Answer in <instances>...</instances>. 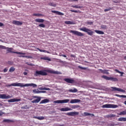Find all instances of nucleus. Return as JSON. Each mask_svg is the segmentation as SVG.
I'll return each instance as SVG.
<instances>
[{
	"label": "nucleus",
	"mask_w": 126,
	"mask_h": 126,
	"mask_svg": "<svg viewBox=\"0 0 126 126\" xmlns=\"http://www.w3.org/2000/svg\"><path fill=\"white\" fill-rule=\"evenodd\" d=\"M8 86L9 87L11 86L20 87H28L29 86H31V87L32 86V87H33V88H35V87H37V85L33 83L24 84L23 83H14L9 85Z\"/></svg>",
	"instance_id": "1"
},
{
	"label": "nucleus",
	"mask_w": 126,
	"mask_h": 126,
	"mask_svg": "<svg viewBox=\"0 0 126 126\" xmlns=\"http://www.w3.org/2000/svg\"><path fill=\"white\" fill-rule=\"evenodd\" d=\"M79 30H80V31H83V32H86V33H87L89 36H92L93 34H94V32L86 27L81 28L79 29Z\"/></svg>",
	"instance_id": "2"
},
{
	"label": "nucleus",
	"mask_w": 126,
	"mask_h": 126,
	"mask_svg": "<svg viewBox=\"0 0 126 126\" xmlns=\"http://www.w3.org/2000/svg\"><path fill=\"white\" fill-rule=\"evenodd\" d=\"M34 76H39V75H42V76H45L48 75V73L46 72L45 70H41L39 71H36L34 74Z\"/></svg>",
	"instance_id": "3"
},
{
	"label": "nucleus",
	"mask_w": 126,
	"mask_h": 126,
	"mask_svg": "<svg viewBox=\"0 0 126 126\" xmlns=\"http://www.w3.org/2000/svg\"><path fill=\"white\" fill-rule=\"evenodd\" d=\"M5 50H7V53H12V54H17V55H26L25 53L12 51V50H13L12 48L6 47Z\"/></svg>",
	"instance_id": "4"
},
{
	"label": "nucleus",
	"mask_w": 126,
	"mask_h": 126,
	"mask_svg": "<svg viewBox=\"0 0 126 126\" xmlns=\"http://www.w3.org/2000/svg\"><path fill=\"white\" fill-rule=\"evenodd\" d=\"M69 32L72 33V34H74V35H76L79 37H83V36H84V34H83L82 32L77 31H70Z\"/></svg>",
	"instance_id": "5"
},
{
	"label": "nucleus",
	"mask_w": 126,
	"mask_h": 126,
	"mask_svg": "<svg viewBox=\"0 0 126 126\" xmlns=\"http://www.w3.org/2000/svg\"><path fill=\"white\" fill-rule=\"evenodd\" d=\"M118 105L106 104L102 105V108L116 109V108H118Z\"/></svg>",
	"instance_id": "6"
},
{
	"label": "nucleus",
	"mask_w": 126,
	"mask_h": 126,
	"mask_svg": "<svg viewBox=\"0 0 126 126\" xmlns=\"http://www.w3.org/2000/svg\"><path fill=\"white\" fill-rule=\"evenodd\" d=\"M101 77L102 78H104V79H106V80H111L112 81H118V79L117 78L109 77L105 75L102 76Z\"/></svg>",
	"instance_id": "7"
},
{
	"label": "nucleus",
	"mask_w": 126,
	"mask_h": 126,
	"mask_svg": "<svg viewBox=\"0 0 126 126\" xmlns=\"http://www.w3.org/2000/svg\"><path fill=\"white\" fill-rule=\"evenodd\" d=\"M69 99H66L63 100H58L54 101L56 104H63V103H68Z\"/></svg>",
	"instance_id": "8"
},
{
	"label": "nucleus",
	"mask_w": 126,
	"mask_h": 126,
	"mask_svg": "<svg viewBox=\"0 0 126 126\" xmlns=\"http://www.w3.org/2000/svg\"><path fill=\"white\" fill-rule=\"evenodd\" d=\"M66 115L67 116H70L71 117H75V116H78L79 115V112L75 111L68 112Z\"/></svg>",
	"instance_id": "9"
},
{
	"label": "nucleus",
	"mask_w": 126,
	"mask_h": 126,
	"mask_svg": "<svg viewBox=\"0 0 126 126\" xmlns=\"http://www.w3.org/2000/svg\"><path fill=\"white\" fill-rule=\"evenodd\" d=\"M10 98H12V96L6 95L5 94H0V99H10Z\"/></svg>",
	"instance_id": "10"
},
{
	"label": "nucleus",
	"mask_w": 126,
	"mask_h": 126,
	"mask_svg": "<svg viewBox=\"0 0 126 126\" xmlns=\"http://www.w3.org/2000/svg\"><path fill=\"white\" fill-rule=\"evenodd\" d=\"M33 98H36V99H34L32 101L33 104H37L41 101V97L37 96H33Z\"/></svg>",
	"instance_id": "11"
},
{
	"label": "nucleus",
	"mask_w": 126,
	"mask_h": 126,
	"mask_svg": "<svg viewBox=\"0 0 126 126\" xmlns=\"http://www.w3.org/2000/svg\"><path fill=\"white\" fill-rule=\"evenodd\" d=\"M111 89H112V91H119V92H123V93H126V91L125 90H123L122 89H120L119 88H116V87H111Z\"/></svg>",
	"instance_id": "12"
},
{
	"label": "nucleus",
	"mask_w": 126,
	"mask_h": 126,
	"mask_svg": "<svg viewBox=\"0 0 126 126\" xmlns=\"http://www.w3.org/2000/svg\"><path fill=\"white\" fill-rule=\"evenodd\" d=\"M64 81H65V82H67V83H70L71 84H73L74 82V80L69 78H65L64 79Z\"/></svg>",
	"instance_id": "13"
},
{
	"label": "nucleus",
	"mask_w": 126,
	"mask_h": 126,
	"mask_svg": "<svg viewBox=\"0 0 126 126\" xmlns=\"http://www.w3.org/2000/svg\"><path fill=\"white\" fill-rule=\"evenodd\" d=\"M19 101H21V99H20V98H18V99L12 98V99L8 100V102H9L10 103H13V102H19Z\"/></svg>",
	"instance_id": "14"
},
{
	"label": "nucleus",
	"mask_w": 126,
	"mask_h": 126,
	"mask_svg": "<svg viewBox=\"0 0 126 126\" xmlns=\"http://www.w3.org/2000/svg\"><path fill=\"white\" fill-rule=\"evenodd\" d=\"M12 23L15 25H17V26H19L20 25H22L23 23L22 22L18 21H13Z\"/></svg>",
	"instance_id": "15"
},
{
	"label": "nucleus",
	"mask_w": 126,
	"mask_h": 126,
	"mask_svg": "<svg viewBox=\"0 0 126 126\" xmlns=\"http://www.w3.org/2000/svg\"><path fill=\"white\" fill-rule=\"evenodd\" d=\"M48 72H49V73H53V74H62V73H61V72L54 71L52 70H48Z\"/></svg>",
	"instance_id": "16"
},
{
	"label": "nucleus",
	"mask_w": 126,
	"mask_h": 126,
	"mask_svg": "<svg viewBox=\"0 0 126 126\" xmlns=\"http://www.w3.org/2000/svg\"><path fill=\"white\" fill-rule=\"evenodd\" d=\"M79 102H80V99H72L70 101V104H74L75 103H79Z\"/></svg>",
	"instance_id": "17"
},
{
	"label": "nucleus",
	"mask_w": 126,
	"mask_h": 126,
	"mask_svg": "<svg viewBox=\"0 0 126 126\" xmlns=\"http://www.w3.org/2000/svg\"><path fill=\"white\" fill-rule=\"evenodd\" d=\"M62 112H67V111H72L71 108H68V107L63 108L60 109Z\"/></svg>",
	"instance_id": "18"
},
{
	"label": "nucleus",
	"mask_w": 126,
	"mask_h": 126,
	"mask_svg": "<svg viewBox=\"0 0 126 126\" xmlns=\"http://www.w3.org/2000/svg\"><path fill=\"white\" fill-rule=\"evenodd\" d=\"M42 85H39L38 87V89L39 90H47V91H50V88H45L43 87H41Z\"/></svg>",
	"instance_id": "19"
},
{
	"label": "nucleus",
	"mask_w": 126,
	"mask_h": 126,
	"mask_svg": "<svg viewBox=\"0 0 126 126\" xmlns=\"http://www.w3.org/2000/svg\"><path fill=\"white\" fill-rule=\"evenodd\" d=\"M33 118V119L39 120V121H43V120H45V117H44V116H41V117L34 116Z\"/></svg>",
	"instance_id": "20"
},
{
	"label": "nucleus",
	"mask_w": 126,
	"mask_h": 126,
	"mask_svg": "<svg viewBox=\"0 0 126 126\" xmlns=\"http://www.w3.org/2000/svg\"><path fill=\"white\" fill-rule=\"evenodd\" d=\"M94 32H95V33H96L97 34H99V35H104L105 34L104 32L102 31L95 30Z\"/></svg>",
	"instance_id": "21"
},
{
	"label": "nucleus",
	"mask_w": 126,
	"mask_h": 126,
	"mask_svg": "<svg viewBox=\"0 0 126 126\" xmlns=\"http://www.w3.org/2000/svg\"><path fill=\"white\" fill-rule=\"evenodd\" d=\"M51 12H52L53 13H55L56 14H58V15H63V13L58 11H51Z\"/></svg>",
	"instance_id": "22"
},
{
	"label": "nucleus",
	"mask_w": 126,
	"mask_h": 126,
	"mask_svg": "<svg viewBox=\"0 0 126 126\" xmlns=\"http://www.w3.org/2000/svg\"><path fill=\"white\" fill-rule=\"evenodd\" d=\"M69 92H71L72 93H76L78 90L77 89H75V88H73V89H71L68 90Z\"/></svg>",
	"instance_id": "23"
},
{
	"label": "nucleus",
	"mask_w": 126,
	"mask_h": 126,
	"mask_svg": "<svg viewBox=\"0 0 126 126\" xmlns=\"http://www.w3.org/2000/svg\"><path fill=\"white\" fill-rule=\"evenodd\" d=\"M50 102V100L48 99H45L41 101L40 104H45L46 103H49Z\"/></svg>",
	"instance_id": "24"
},
{
	"label": "nucleus",
	"mask_w": 126,
	"mask_h": 126,
	"mask_svg": "<svg viewBox=\"0 0 126 126\" xmlns=\"http://www.w3.org/2000/svg\"><path fill=\"white\" fill-rule=\"evenodd\" d=\"M36 49L39 51V52H41V53H47V54H50V52L47 51V50L40 49L39 48H36Z\"/></svg>",
	"instance_id": "25"
},
{
	"label": "nucleus",
	"mask_w": 126,
	"mask_h": 126,
	"mask_svg": "<svg viewBox=\"0 0 126 126\" xmlns=\"http://www.w3.org/2000/svg\"><path fill=\"white\" fill-rule=\"evenodd\" d=\"M35 22H38L39 23H43L45 20L43 19H36L35 20Z\"/></svg>",
	"instance_id": "26"
},
{
	"label": "nucleus",
	"mask_w": 126,
	"mask_h": 126,
	"mask_svg": "<svg viewBox=\"0 0 126 126\" xmlns=\"http://www.w3.org/2000/svg\"><path fill=\"white\" fill-rule=\"evenodd\" d=\"M65 24H71V25H74L75 24V23L73 22H71V21H65Z\"/></svg>",
	"instance_id": "27"
},
{
	"label": "nucleus",
	"mask_w": 126,
	"mask_h": 126,
	"mask_svg": "<svg viewBox=\"0 0 126 126\" xmlns=\"http://www.w3.org/2000/svg\"><path fill=\"white\" fill-rule=\"evenodd\" d=\"M119 122H126V118L121 117L118 119Z\"/></svg>",
	"instance_id": "28"
},
{
	"label": "nucleus",
	"mask_w": 126,
	"mask_h": 126,
	"mask_svg": "<svg viewBox=\"0 0 126 126\" xmlns=\"http://www.w3.org/2000/svg\"><path fill=\"white\" fill-rule=\"evenodd\" d=\"M100 28L103 29V30H106V29H108V27L106 25H101L100 26Z\"/></svg>",
	"instance_id": "29"
},
{
	"label": "nucleus",
	"mask_w": 126,
	"mask_h": 126,
	"mask_svg": "<svg viewBox=\"0 0 126 126\" xmlns=\"http://www.w3.org/2000/svg\"><path fill=\"white\" fill-rule=\"evenodd\" d=\"M41 60H44V61H49L51 62V59L47 57H44L41 58Z\"/></svg>",
	"instance_id": "30"
},
{
	"label": "nucleus",
	"mask_w": 126,
	"mask_h": 126,
	"mask_svg": "<svg viewBox=\"0 0 126 126\" xmlns=\"http://www.w3.org/2000/svg\"><path fill=\"white\" fill-rule=\"evenodd\" d=\"M84 114L85 115V116H91V117H94V114L89 113L88 112H84Z\"/></svg>",
	"instance_id": "31"
},
{
	"label": "nucleus",
	"mask_w": 126,
	"mask_h": 126,
	"mask_svg": "<svg viewBox=\"0 0 126 126\" xmlns=\"http://www.w3.org/2000/svg\"><path fill=\"white\" fill-rule=\"evenodd\" d=\"M15 71V68L14 67H11L9 70V72H13Z\"/></svg>",
	"instance_id": "32"
},
{
	"label": "nucleus",
	"mask_w": 126,
	"mask_h": 126,
	"mask_svg": "<svg viewBox=\"0 0 126 126\" xmlns=\"http://www.w3.org/2000/svg\"><path fill=\"white\" fill-rule=\"evenodd\" d=\"M80 107V106L79 105H73L71 106V108H72V109H77V108H79Z\"/></svg>",
	"instance_id": "33"
},
{
	"label": "nucleus",
	"mask_w": 126,
	"mask_h": 126,
	"mask_svg": "<svg viewBox=\"0 0 126 126\" xmlns=\"http://www.w3.org/2000/svg\"><path fill=\"white\" fill-rule=\"evenodd\" d=\"M32 92L34 93V94H39V93H40V91L35 89L32 91Z\"/></svg>",
	"instance_id": "34"
},
{
	"label": "nucleus",
	"mask_w": 126,
	"mask_h": 126,
	"mask_svg": "<svg viewBox=\"0 0 126 126\" xmlns=\"http://www.w3.org/2000/svg\"><path fill=\"white\" fill-rule=\"evenodd\" d=\"M48 5H50V6H54V7L57 6V4L54 2L49 3Z\"/></svg>",
	"instance_id": "35"
},
{
	"label": "nucleus",
	"mask_w": 126,
	"mask_h": 126,
	"mask_svg": "<svg viewBox=\"0 0 126 126\" xmlns=\"http://www.w3.org/2000/svg\"><path fill=\"white\" fill-rule=\"evenodd\" d=\"M72 7H73V8H82V6H78V5H72Z\"/></svg>",
	"instance_id": "36"
},
{
	"label": "nucleus",
	"mask_w": 126,
	"mask_h": 126,
	"mask_svg": "<svg viewBox=\"0 0 126 126\" xmlns=\"http://www.w3.org/2000/svg\"><path fill=\"white\" fill-rule=\"evenodd\" d=\"M115 71H116V72H117L118 73H120V74H121V76H123V74H124V72H121V71H120L119 70H118V69H116L115 70Z\"/></svg>",
	"instance_id": "37"
},
{
	"label": "nucleus",
	"mask_w": 126,
	"mask_h": 126,
	"mask_svg": "<svg viewBox=\"0 0 126 126\" xmlns=\"http://www.w3.org/2000/svg\"><path fill=\"white\" fill-rule=\"evenodd\" d=\"M71 12H75V13H81V11L78 10H70Z\"/></svg>",
	"instance_id": "38"
},
{
	"label": "nucleus",
	"mask_w": 126,
	"mask_h": 126,
	"mask_svg": "<svg viewBox=\"0 0 126 126\" xmlns=\"http://www.w3.org/2000/svg\"><path fill=\"white\" fill-rule=\"evenodd\" d=\"M20 58H26L27 59H32V57L31 56H19Z\"/></svg>",
	"instance_id": "39"
},
{
	"label": "nucleus",
	"mask_w": 126,
	"mask_h": 126,
	"mask_svg": "<svg viewBox=\"0 0 126 126\" xmlns=\"http://www.w3.org/2000/svg\"><path fill=\"white\" fill-rule=\"evenodd\" d=\"M113 10V7L112 8L109 7L108 8L105 9L104 11L105 12H107V11H110V10Z\"/></svg>",
	"instance_id": "40"
},
{
	"label": "nucleus",
	"mask_w": 126,
	"mask_h": 126,
	"mask_svg": "<svg viewBox=\"0 0 126 126\" xmlns=\"http://www.w3.org/2000/svg\"><path fill=\"white\" fill-rule=\"evenodd\" d=\"M108 71H109V70L104 69L102 73L103 74H109V72Z\"/></svg>",
	"instance_id": "41"
},
{
	"label": "nucleus",
	"mask_w": 126,
	"mask_h": 126,
	"mask_svg": "<svg viewBox=\"0 0 126 126\" xmlns=\"http://www.w3.org/2000/svg\"><path fill=\"white\" fill-rule=\"evenodd\" d=\"M33 16H43V14H36V13H34V14H33Z\"/></svg>",
	"instance_id": "42"
},
{
	"label": "nucleus",
	"mask_w": 126,
	"mask_h": 126,
	"mask_svg": "<svg viewBox=\"0 0 126 126\" xmlns=\"http://www.w3.org/2000/svg\"><path fill=\"white\" fill-rule=\"evenodd\" d=\"M116 96H117V97H120L122 98H126V95H125L116 94Z\"/></svg>",
	"instance_id": "43"
},
{
	"label": "nucleus",
	"mask_w": 126,
	"mask_h": 126,
	"mask_svg": "<svg viewBox=\"0 0 126 126\" xmlns=\"http://www.w3.org/2000/svg\"><path fill=\"white\" fill-rule=\"evenodd\" d=\"M120 115H126V110H125V111H123L122 112H121L120 113Z\"/></svg>",
	"instance_id": "44"
},
{
	"label": "nucleus",
	"mask_w": 126,
	"mask_h": 126,
	"mask_svg": "<svg viewBox=\"0 0 126 126\" xmlns=\"http://www.w3.org/2000/svg\"><path fill=\"white\" fill-rule=\"evenodd\" d=\"M118 126V124H116L114 123H111V124H108V126Z\"/></svg>",
	"instance_id": "45"
},
{
	"label": "nucleus",
	"mask_w": 126,
	"mask_h": 126,
	"mask_svg": "<svg viewBox=\"0 0 126 126\" xmlns=\"http://www.w3.org/2000/svg\"><path fill=\"white\" fill-rule=\"evenodd\" d=\"M4 123H10L11 122V120H8V119H5L3 121Z\"/></svg>",
	"instance_id": "46"
},
{
	"label": "nucleus",
	"mask_w": 126,
	"mask_h": 126,
	"mask_svg": "<svg viewBox=\"0 0 126 126\" xmlns=\"http://www.w3.org/2000/svg\"><path fill=\"white\" fill-rule=\"evenodd\" d=\"M39 27H41L42 28H45V26L44 24H40L38 25Z\"/></svg>",
	"instance_id": "47"
},
{
	"label": "nucleus",
	"mask_w": 126,
	"mask_h": 126,
	"mask_svg": "<svg viewBox=\"0 0 126 126\" xmlns=\"http://www.w3.org/2000/svg\"><path fill=\"white\" fill-rule=\"evenodd\" d=\"M78 68H80V69H84V70L87 69V68L81 67L80 66H78Z\"/></svg>",
	"instance_id": "48"
},
{
	"label": "nucleus",
	"mask_w": 126,
	"mask_h": 126,
	"mask_svg": "<svg viewBox=\"0 0 126 126\" xmlns=\"http://www.w3.org/2000/svg\"><path fill=\"white\" fill-rule=\"evenodd\" d=\"M0 49H2L3 50H5L6 49V47L4 46L3 45H0Z\"/></svg>",
	"instance_id": "49"
},
{
	"label": "nucleus",
	"mask_w": 126,
	"mask_h": 126,
	"mask_svg": "<svg viewBox=\"0 0 126 126\" xmlns=\"http://www.w3.org/2000/svg\"><path fill=\"white\" fill-rule=\"evenodd\" d=\"M8 64L12 65V64H13V62L12 61H8Z\"/></svg>",
	"instance_id": "50"
},
{
	"label": "nucleus",
	"mask_w": 126,
	"mask_h": 126,
	"mask_svg": "<svg viewBox=\"0 0 126 126\" xmlns=\"http://www.w3.org/2000/svg\"><path fill=\"white\" fill-rule=\"evenodd\" d=\"M8 70V69H7V68H5L3 69V72H7Z\"/></svg>",
	"instance_id": "51"
},
{
	"label": "nucleus",
	"mask_w": 126,
	"mask_h": 126,
	"mask_svg": "<svg viewBox=\"0 0 126 126\" xmlns=\"http://www.w3.org/2000/svg\"><path fill=\"white\" fill-rule=\"evenodd\" d=\"M87 23L89 25H92V24H93V22H88Z\"/></svg>",
	"instance_id": "52"
},
{
	"label": "nucleus",
	"mask_w": 126,
	"mask_h": 126,
	"mask_svg": "<svg viewBox=\"0 0 126 126\" xmlns=\"http://www.w3.org/2000/svg\"><path fill=\"white\" fill-rule=\"evenodd\" d=\"M46 91H40V93H46Z\"/></svg>",
	"instance_id": "53"
},
{
	"label": "nucleus",
	"mask_w": 126,
	"mask_h": 126,
	"mask_svg": "<svg viewBox=\"0 0 126 126\" xmlns=\"http://www.w3.org/2000/svg\"><path fill=\"white\" fill-rule=\"evenodd\" d=\"M98 70H99V71H100V72H101V73H103V71H104V70H102V69H99Z\"/></svg>",
	"instance_id": "54"
},
{
	"label": "nucleus",
	"mask_w": 126,
	"mask_h": 126,
	"mask_svg": "<svg viewBox=\"0 0 126 126\" xmlns=\"http://www.w3.org/2000/svg\"><path fill=\"white\" fill-rule=\"evenodd\" d=\"M2 115H3V113L1 111H0V117H1Z\"/></svg>",
	"instance_id": "55"
},
{
	"label": "nucleus",
	"mask_w": 126,
	"mask_h": 126,
	"mask_svg": "<svg viewBox=\"0 0 126 126\" xmlns=\"http://www.w3.org/2000/svg\"><path fill=\"white\" fill-rule=\"evenodd\" d=\"M21 109H26V106H22V107H21Z\"/></svg>",
	"instance_id": "56"
},
{
	"label": "nucleus",
	"mask_w": 126,
	"mask_h": 126,
	"mask_svg": "<svg viewBox=\"0 0 126 126\" xmlns=\"http://www.w3.org/2000/svg\"><path fill=\"white\" fill-rule=\"evenodd\" d=\"M26 63L28 64V65H32V63Z\"/></svg>",
	"instance_id": "57"
},
{
	"label": "nucleus",
	"mask_w": 126,
	"mask_h": 126,
	"mask_svg": "<svg viewBox=\"0 0 126 126\" xmlns=\"http://www.w3.org/2000/svg\"><path fill=\"white\" fill-rule=\"evenodd\" d=\"M0 27L3 26V24H2V23H0Z\"/></svg>",
	"instance_id": "58"
},
{
	"label": "nucleus",
	"mask_w": 126,
	"mask_h": 126,
	"mask_svg": "<svg viewBox=\"0 0 126 126\" xmlns=\"http://www.w3.org/2000/svg\"><path fill=\"white\" fill-rule=\"evenodd\" d=\"M63 54H62V53H60L59 54V56L60 57H63Z\"/></svg>",
	"instance_id": "59"
},
{
	"label": "nucleus",
	"mask_w": 126,
	"mask_h": 126,
	"mask_svg": "<svg viewBox=\"0 0 126 126\" xmlns=\"http://www.w3.org/2000/svg\"><path fill=\"white\" fill-rule=\"evenodd\" d=\"M24 75H27V72H24Z\"/></svg>",
	"instance_id": "60"
},
{
	"label": "nucleus",
	"mask_w": 126,
	"mask_h": 126,
	"mask_svg": "<svg viewBox=\"0 0 126 126\" xmlns=\"http://www.w3.org/2000/svg\"><path fill=\"white\" fill-rule=\"evenodd\" d=\"M73 0V1H78V0Z\"/></svg>",
	"instance_id": "61"
},
{
	"label": "nucleus",
	"mask_w": 126,
	"mask_h": 126,
	"mask_svg": "<svg viewBox=\"0 0 126 126\" xmlns=\"http://www.w3.org/2000/svg\"><path fill=\"white\" fill-rule=\"evenodd\" d=\"M62 57H63V58H66V56L65 55H62Z\"/></svg>",
	"instance_id": "62"
},
{
	"label": "nucleus",
	"mask_w": 126,
	"mask_h": 126,
	"mask_svg": "<svg viewBox=\"0 0 126 126\" xmlns=\"http://www.w3.org/2000/svg\"><path fill=\"white\" fill-rule=\"evenodd\" d=\"M125 105H126V100L124 101Z\"/></svg>",
	"instance_id": "63"
},
{
	"label": "nucleus",
	"mask_w": 126,
	"mask_h": 126,
	"mask_svg": "<svg viewBox=\"0 0 126 126\" xmlns=\"http://www.w3.org/2000/svg\"><path fill=\"white\" fill-rule=\"evenodd\" d=\"M124 60H125L126 61V56L124 57Z\"/></svg>",
	"instance_id": "64"
}]
</instances>
